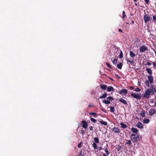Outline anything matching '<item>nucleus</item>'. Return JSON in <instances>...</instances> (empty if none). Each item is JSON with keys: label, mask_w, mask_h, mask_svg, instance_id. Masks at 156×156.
<instances>
[{"label": "nucleus", "mask_w": 156, "mask_h": 156, "mask_svg": "<svg viewBox=\"0 0 156 156\" xmlns=\"http://www.w3.org/2000/svg\"><path fill=\"white\" fill-rule=\"evenodd\" d=\"M130 137L132 141L134 143H136L141 138V136H140L139 135L137 134L136 136V134L134 133H132Z\"/></svg>", "instance_id": "1"}, {"label": "nucleus", "mask_w": 156, "mask_h": 156, "mask_svg": "<svg viewBox=\"0 0 156 156\" xmlns=\"http://www.w3.org/2000/svg\"><path fill=\"white\" fill-rule=\"evenodd\" d=\"M143 18L144 22L146 23L148 22L149 21L152 20V18L150 17L149 15H147L145 13L144 16Z\"/></svg>", "instance_id": "2"}, {"label": "nucleus", "mask_w": 156, "mask_h": 156, "mask_svg": "<svg viewBox=\"0 0 156 156\" xmlns=\"http://www.w3.org/2000/svg\"><path fill=\"white\" fill-rule=\"evenodd\" d=\"M151 93V90L150 89L148 88L147 89L144 94L143 97L145 98H149L150 97Z\"/></svg>", "instance_id": "3"}, {"label": "nucleus", "mask_w": 156, "mask_h": 156, "mask_svg": "<svg viewBox=\"0 0 156 156\" xmlns=\"http://www.w3.org/2000/svg\"><path fill=\"white\" fill-rule=\"evenodd\" d=\"M131 95L134 98L138 99H140L142 95L141 93L136 94L135 93H131Z\"/></svg>", "instance_id": "4"}, {"label": "nucleus", "mask_w": 156, "mask_h": 156, "mask_svg": "<svg viewBox=\"0 0 156 156\" xmlns=\"http://www.w3.org/2000/svg\"><path fill=\"white\" fill-rule=\"evenodd\" d=\"M139 50L140 52L143 53L145 51H147L148 49L145 45H143L140 47Z\"/></svg>", "instance_id": "5"}, {"label": "nucleus", "mask_w": 156, "mask_h": 156, "mask_svg": "<svg viewBox=\"0 0 156 156\" xmlns=\"http://www.w3.org/2000/svg\"><path fill=\"white\" fill-rule=\"evenodd\" d=\"M82 127L84 129H87L88 126V124L87 122L84 120H83L82 121Z\"/></svg>", "instance_id": "6"}, {"label": "nucleus", "mask_w": 156, "mask_h": 156, "mask_svg": "<svg viewBox=\"0 0 156 156\" xmlns=\"http://www.w3.org/2000/svg\"><path fill=\"white\" fill-rule=\"evenodd\" d=\"M112 130L115 133H119L120 132V129L118 127H114Z\"/></svg>", "instance_id": "7"}, {"label": "nucleus", "mask_w": 156, "mask_h": 156, "mask_svg": "<svg viewBox=\"0 0 156 156\" xmlns=\"http://www.w3.org/2000/svg\"><path fill=\"white\" fill-rule=\"evenodd\" d=\"M128 93L127 90L126 89H123L121 90L119 92V94H126Z\"/></svg>", "instance_id": "8"}, {"label": "nucleus", "mask_w": 156, "mask_h": 156, "mask_svg": "<svg viewBox=\"0 0 156 156\" xmlns=\"http://www.w3.org/2000/svg\"><path fill=\"white\" fill-rule=\"evenodd\" d=\"M119 101L125 105H128V104L127 103L125 99L122 98L119 99Z\"/></svg>", "instance_id": "9"}, {"label": "nucleus", "mask_w": 156, "mask_h": 156, "mask_svg": "<svg viewBox=\"0 0 156 156\" xmlns=\"http://www.w3.org/2000/svg\"><path fill=\"white\" fill-rule=\"evenodd\" d=\"M148 81L151 84L153 83V77L151 75H149L147 77Z\"/></svg>", "instance_id": "10"}, {"label": "nucleus", "mask_w": 156, "mask_h": 156, "mask_svg": "<svg viewBox=\"0 0 156 156\" xmlns=\"http://www.w3.org/2000/svg\"><path fill=\"white\" fill-rule=\"evenodd\" d=\"M155 110L154 109H150L149 112V114L151 115H153L155 113Z\"/></svg>", "instance_id": "11"}, {"label": "nucleus", "mask_w": 156, "mask_h": 156, "mask_svg": "<svg viewBox=\"0 0 156 156\" xmlns=\"http://www.w3.org/2000/svg\"><path fill=\"white\" fill-rule=\"evenodd\" d=\"M146 71L147 73L150 75H151L152 74V72L151 69L149 68H147L146 67Z\"/></svg>", "instance_id": "12"}, {"label": "nucleus", "mask_w": 156, "mask_h": 156, "mask_svg": "<svg viewBox=\"0 0 156 156\" xmlns=\"http://www.w3.org/2000/svg\"><path fill=\"white\" fill-rule=\"evenodd\" d=\"M107 91L108 92L113 91H114V90L112 86H109L107 88Z\"/></svg>", "instance_id": "13"}, {"label": "nucleus", "mask_w": 156, "mask_h": 156, "mask_svg": "<svg viewBox=\"0 0 156 156\" xmlns=\"http://www.w3.org/2000/svg\"><path fill=\"white\" fill-rule=\"evenodd\" d=\"M151 88H150V89L151 90V92H152L153 94H154L156 92V90L155 88L153 87L152 85H151Z\"/></svg>", "instance_id": "14"}, {"label": "nucleus", "mask_w": 156, "mask_h": 156, "mask_svg": "<svg viewBox=\"0 0 156 156\" xmlns=\"http://www.w3.org/2000/svg\"><path fill=\"white\" fill-rule=\"evenodd\" d=\"M136 126L140 129H142L143 127V125L140 122H139L138 123L136 124Z\"/></svg>", "instance_id": "15"}, {"label": "nucleus", "mask_w": 156, "mask_h": 156, "mask_svg": "<svg viewBox=\"0 0 156 156\" xmlns=\"http://www.w3.org/2000/svg\"><path fill=\"white\" fill-rule=\"evenodd\" d=\"M131 131L132 132L136 134H137L138 132V129L136 128H135L134 127H132L131 129Z\"/></svg>", "instance_id": "16"}, {"label": "nucleus", "mask_w": 156, "mask_h": 156, "mask_svg": "<svg viewBox=\"0 0 156 156\" xmlns=\"http://www.w3.org/2000/svg\"><path fill=\"white\" fill-rule=\"evenodd\" d=\"M98 121L102 125H104L105 126H106L107 125V122L103 121L101 119L99 120Z\"/></svg>", "instance_id": "17"}, {"label": "nucleus", "mask_w": 156, "mask_h": 156, "mask_svg": "<svg viewBox=\"0 0 156 156\" xmlns=\"http://www.w3.org/2000/svg\"><path fill=\"white\" fill-rule=\"evenodd\" d=\"M100 87L102 90H105L107 88V86L106 85H100Z\"/></svg>", "instance_id": "18"}, {"label": "nucleus", "mask_w": 156, "mask_h": 156, "mask_svg": "<svg viewBox=\"0 0 156 156\" xmlns=\"http://www.w3.org/2000/svg\"><path fill=\"white\" fill-rule=\"evenodd\" d=\"M129 55L130 57L132 58H134L135 56V55L134 53L131 51H130L129 52Z\"/></svg>", "instance_id": "19"}, {"label": "nucleus", "mask_w": 156, "mask_h": 156, "mask_svg": "<svg viewBox=\"0 0 156 156\" xmlns=\"http://www.w3.org/2000/svg\"><path fill=\"white\" fill-rule=\"evenodd\" d=\"M107 96V93L105 92L104 94H103L99 98H105Z\"/></svg>", "instance_id": "20"}, {"label": "nucleus", "mask_w": 156, "mask_h": 156, "mask_svg": "<svg viewBox=\"0 0 156 156\" xmlns=\"http://www.w3.org/2000/svg\"><path fill=\"white\" fill-rule=\"evenodd\" d=\"M122 63L121 62H120L117 65V66L118 68L121 69H122Z\"/></svg>", "instance_id": "21"}, {"label": "nucleus", "mask_w": 156, "mask_h": 156, "mask_svg": "<svg viewBox=\"0 0 156 156\" xmlns=\"http://www.w3.org/2000/svg\"><path fill=\"white\" fill-rule=\"evenodd\" d=\"M120 125L122 127L123 129L126 128L127 126L126 125L124 124L122 122L120 123Z\"/></svg>", "instance_id": "22"}, {"label": "nucleus", "mask_w": 156, "mask_h": 156, "mask_svg": "<svg viewBox=\"0 0 156 156\" xmlns=\"http://www.w3.org/2000/svg\"><path fill=\"white\" fill-rule=\"evenodd\" d=\"M104 150H105V152L106 153V154L107 155H109L110 153L108 151V149L107 147H105L104 149Z\"/></svg>", "instance_id": "23"}, {"label": "nucleus", "mask_w": 156, "mask_h": 156, "mask_svg": "<svg viewBox=\"0 0 156 156\" xmlns=\"http://www.w3.org/2000/svg\"><path fill=\"white\" fill-rule=\"evenodd\" d=\"M149 119H145L143 120V122L145 124L148 123L149 122Z\"/></svg>", "instance_id": "24"}, {"label": "nucleus", "mask_w": 156, "mask_h": 156, "mask_svg": "<svg viewBox=\"0 0 156 156\" xmlns=\"http://www.w3.org/2000/svg\"><path fill=\"white\" fill-rule=\"evenodd\" d=\"M110 111L112 112H114L115 111L114 107L112 106L110 107Z\"/></svg>", "instance_id": "25"}, {"label": "nucleus", "mask_w": 156, "mask_h": 156, "mask_svg": "<svg viewBox=\"0 0 156 156\" xmlns=\"http://www.w3.org/2000/svg\"><path fill=\"white\" fill-rule=\"evenodd\" d=\"M103 102L105 104H108L110 103V102L109 100H104L103 101Z\"/></svg>", "instance_id": "26"}, {"label": "nucleus", "mask_w": 156, "mask_h": 156, "mask_svg": "<svg viewBox=\"0 0 156 156\" xmlns=\"http://www.w3.org/2000/svg\"><path fill=\"white\" fill-rule=\"evenodd\" d=\"M94 141L95 143H98L99 142V139L98 137H94Z\"/></svg>", "instance_id": "27"}, {"label": "nucleus", "mask_w": 156, "mask_h": 156, "mask_svg": "<svg viewBox=\"0 0 156 156\" xmlns=\"http://www.w3.org/2000/svg\"><path fill=\"white\" fill-rule=\"evenodd\" d=\"M150 83V82H149L148 80H146L145 82V85L148 87H149Z\"/></svg>", "instance_id": "28"}, {"label": "nucleus", "mask_w": 156, "mask_h": 156, "mask_svg": "<svg viewBox=\"0 0 156 156\" xmlns=\"http://www.w3.org/2000/svg\"><path fill=\"white\" fill-rule=\"evenodd\" d=\"M145 112L144 111H143L142 112L140 113V115L142 117H144L145 116Z\"/></svg>", "instance_id": "29"}, {"label": "nucleus", "mask_w": 156, "mask_h": 156, "mask_svg": "<svg viewBox=\"0 0 156 156\" xmlns=\"http://www.w3.org/2000/svg\"><path fill=\"white\" fill-rule=\"evenodd\" d=\"M116 149H117L118 151H119L121 149V146H120L119 145H118L116 147Z\"/></svg>", "instance_id": "30"}, {"label": "nucleus", "mask_w": 156, "mask_h": 156, "mask_svg": "<svg viewBox=\"0 0 156 156\" xmlns=\"http://www.w3.org/2000/svg\"><path fill=\"white\" fill-rule=\"evenodd\" d=\"M93 146L94 149H96L97 148V145L95 143H93Z\"/></svg>", "instance_id": "31"}, {"label": "nucleus", "mask_w": 156, "mask_h": 156, "mask_svg": "<svg viewBox=\"0 0 156 156\" xmlns=\"http://www.w3.org/2000/svg\"><path fill=\"white\" fill-rule=\"evenodd\" d=\"M117 59L116 58H114L112 61V62L115 65L117 63Z\"/></svg>", "instance_id": "32"}, {"label": "nucleus", "mask_w": 156, "mask_h": 156, "mask_svg": "<svg viewBox=\"0 0 156 156\" xmlns=\"http://www.w3.org/2000/svg\"><path fill=\"white\" fill-rule=\"evenodd\" d=\"M89 114L90 115H93L94 117L96 116L97 115V114L95 112H90Z\"/></svg>", "instance_id": "33"}, {"label": "nucleus", "mask_w": 156, "mask_h": 156, "mask_svg": "<svg viewBox=\"0 0 156 156\" xmlns=\"http://www.w3.org/2000/svg\"><path fill=\"white\" fill-rule=\"evenodd\" d=\"M90 119L91 121H92V122L94 123H95L97 121L96 119L92 118H91Z\"/></svg>", "instance_id": "34"}, {"label": "nucleus", "mask_w": 156, "mask_h": 156, "mask_svg": "<svg viewBox=\"0 0 156 156\" xmlns=\"http://www.w3.org/2000/svg\"><path fill=\"white\" fill-rule=\"evenodd\" d=\"M107 99L110 101H112L114 100V98L112 97H109L107 98Z\"/></svg>", "instance_id": "35"}, {"label": "nucleus", "mask_w": 156, "mask_h": 156, "mask_svg": "<svg viewBox=\"0 0 156 156\" xmlns=\"http://www.w3.org/2000/svg\"><path fill=\"white\" fill-rule=\"evenodd\" d=\"M119 57L120 58H122L123 57L122 52V51H121L120 54L119 55Z\"/></svg>", "instance_id": "36"}, {"label": "nucleus", "mask_w": 156, "mask_h": 156, "mask_svg": "<svg viewBox=\"0 0 156 156\" xmlns=\"http://www.w3.org/2000/svg\"><path fill=\"white\" fill-rule=\"evenodd\" d=\"M122 18L123 19L124 17L126 16V14H125V12L123 11H122Z\"/></svg>", "instance_id": "37"}, {"label": "nucleus", "mask_w": 156, "mask_h": 156, "mask_svg": "<svg viewBox=\"0 0 156 156\" xmlns=\"http://www.w3.org/2000/svg\"><path fill=\"white\" fill-rule=\"evenodd\" d=\"M126 144H127L129 145H131L132 143L130 140H128L127 142L126 143Z\"/></svg>", "instance_id": "38"}, {"label": "nucleus", "mask_w": 156, "mask_h": 156, "mask_svg": "<svg viewBox=\"0 0 156 156\" xmlns=\"http://www.w3.org/2000/svg\"><path fill=\"white\" fill-rule=\"evenodd\" d=\"M107 66L108 67H109V68H110V69H112V67L111 66V65H110V64L108 63H106Z\"/></svg>", "instance_id": "39"}, {"label": "nucleus", "mask_w": 156, "mask_h": 156, "mask_svg": "<svg viewBox=\"0 0 156 156\" xmlns=\"http://www.w3.org/2000/svg\"><path fill=\"white\" fill-rule=\"evenodd\" d=\"M135 91L136 92H140V88L137 87L135 89Z\"/></svg>", "instance_id": "40"}, {"label": "nucleus", "mask_w": 156, "mask_h": 156, "mask_svg": "<svg viewBox=\"0 0 156 156\" xmlns=\"http://www.w3.org/2000/svg\"><path fill=\"white\" fill-rule=\"evenodd\" d=\"M133 59L132 61L130 60V61H129V63H130L131 65L133 64V63H134V61H133Z\"/></svg>", "instance_id": "41"}, {"label": "nucleus", "mask_w": 156, "mask_h": 156, "mask_svg": "<svg viewBox=\"0 0 156 156\" xmlns=\"http://www.w3.org/2000/svg\"><path fill=\"white\" fill-rule=\"evenodd\" d=\"M89 128L90 130L92 131L93 130V126H90L89 127Z\"/></svg>", "instance_id": "42"}, {"label": "nucleus", "mask_w": 156, "mask_h": 156, "mask_svg": "<svg viewBox=\"0 0 156 156\" xmlns=\"http://www.w3.org/2000/svg\"><path fill=\"white\" fill-rule=\"evenodd\" d=\"M153 20L154 21H156V15H154L153 16Z\"/></svg>", "instance_id": "43"}, {"label": "nucleus", "mask_w": 156, "mask_h": 156, "mask_svg": "<svg viewBox=\"0 0 156 156\" xmlns=\"http://www.w3.org/2000/svg\"><path fill=\"white\" fill-rule=\"evenodd\" d=\"M85 130H81V133L82 134H83L85 133Z\"/></svg>", "instance_id": "44"}, {"label": "nucleus", "mask_w": 156, "mask_h": 156, "mask_svg": "<svg viewBox=\"0 0 156 156\" xmlns=\"http://www.w3.org/2000/svg\"><path fill=\"white\" fill-rule=\"evenodd\" d=\"M115 76H116L119 79H120V78H121L118 75H117L116 74H115Z\"/></svg>", "instance_id": "45"}, {"label": "nucleus", "mask_w": 156, "mask_h": 156, "mask_svg": "<svg viewBox=\"0 0 156 156\" xmlns=\"http://www.w3.org/2000/svg\"><path fill=\"white\" fill-rule=\"evenodd\" d=\"M153 65L154 66V67L155 68H156V63H155V62H154L153 63Z\"/></svg>", "instance_id": "46"}, {"label": "nucleus", "mask_w": 156, "mask_h": 156, "mask_svg": "<svg viewBox=\"0 0 156 156\" xmlns=\"http://www.w3.org/2000/svg\"><path fill=\"white\" fill-rule=\"evenodd\" d=\"M129 88L130 89H131L132 90H133L134 89V87H133V86H129Z\"/></svg>", "instance_id": "47"}, {"label": "nucleus", "mask_w": 156, "mask_h": 156, "mask_svg": "<svg viewBox=\"0 0 156 156\" xmlns=\"http://www.w3.org/2000/svg\"><path fill=\"white\" fill-rule=\"evenodd\" d=\"M94 107V105H93V104H92V105H89L88 106V107Z\"/></svg>", "instance_id": "48"}, {"label": "nucleus", "mask_w": 156, "mask_h": 156, "mask_svg": "<svg viewBox=\"0 0 156 156\" xmlns=\"http://www.w3.org/2000/svg\"><path fill=\"white\" fill-rule=\"evenodd\" d=\"M102 156H108L109 155H107L106 154H105V153H102Z\"/></svg>", "instance_id": "49"}, {"label": "nucleus", "mask_w": 156, "mask_h": 156, "mask_svg": "<svg viewBox=\"0 0 156 156\" xmlns=\"http://www.w3.org/2000/svg\"><path fill=\"white\" fill-rule=\"evenodd\" d=\"M81 147V143H80V144H79L78 145V147H79V148H80Z\"/></svg>", "instance_id": "50"}, {"label": "nucleus", "mask_w": 156, "mask_h": 156, "mask_svg": "<svg viewBox=\"0 0 156 156\" xmlns=\"http://www.w3.org/2000/svg\"><path fill=\"white\" fill-rule=\"evenodd\" d=\"M147 65L148 66H150L151 65V63L149 62H147Z\"/></svg>", "instance_id": "51"}, {"label": "nucleus", "mask_w": 156, "mask_h": 156, "mask_svg": "<svg viewBox=\"0 0 156 156\" xmlns=\"http://www.w3.org/2000/svg\"><path fill=\"white\" fill-rule=\"evenodd\" d=\"M146 4H148L149 2V0H144Z\"/></svg>", "instance_id": "52"}, {"label": "nucleus", "mask_w": 156, "mask_h": 156, "mask_svg": "<svg viewBox=\"0 0 156 156\" xmlns=\"http://www.w3.org/2000/svg\"><path fill=\"white\" fill-rule=\"evenodd\" d=\"M118 31L119 32L123 33V32L121 29H119L118 30Z\"/></svg>", "instance_id": "53"}, {"label": "nucleus", "mask_w": 156, "mask_h": 156, "mask_svg": "<svg viewBox=\"0 0 156 156\" xmlns=\"http://www.w3.org/2000/svg\"><path fill=\"white\" fill-rule=\"evenodd\" d=\"M108 78L111 80H112V81H114V80L111 77H108Z\"/></svg>", "instance_id": "54"}, {"label": "nucleus", "mask_w": 156, "mask_h": 156, "mask_svg": "<svg viewBox=\"0 0 156 156\" xmlns=\"http://www.w3.org/2000/svg\"><path fill=\"white\" fill-rule=\"evenodd\" d=\"M126 61H127V63L128 64H129V61H130V60H129V59H126Z\"/></svg>", "instance_id": "55"}, {"label": "nucleus", "mask_w": 156, "mask_h": 156, "mask_svg": "<svg viewBox=\"0 0 156 156\" xmlns=\"http://www.w3.org/2000/svg\"><path fill=\"white\" fill-rule=\"evenodd\" d=\"M131 22H132V23L133 24H134V21H133V20H132V21H131Z\"/></svg>", "instance_id": "56"}, {"label": "nucleus", "mask_w": 156, "mask_h": 156, "mask_svg": "<svg viewBox=\"0 0 156 156\" xmlns=\"http://www.w3.org/2000/svg\"><path fill=\"white\" fill-rule=\"evenodd\" d=\"M102 149V148L101 147H100L99 149V150H101Z\"/></svg>", "instance_id": "57"}, {"label": "nucleus", "mask_w": 156, "mask_h": 156, "mask_svg": "<svg viewBox=\"0 0 156 156\" xmlns=\"http://www.w3.org/2000/svg\"><path fill=\"white\" fill-rule=\"evenodd\" d=\"M154 50V52H155V54L156 55V51L155 50Z\"/></svg>", "instance_id": "58"}, {"label": "nucleus", "mask_w": 156, "mask_h": 156, "mask_svg": "<svg viewBox=\"0 0 156 156\" xmlns=\"http://www.w3.org/2000/svg\"><path fill=\"white\" fill-rule=\"evenodd\" d=\"M134 4H135L136 6H137V3H134Z\"/></svg>", "instance_id": "59"}, {"label": "nucleus", "mask_w": 156, "mask_h": 156, "mask_svg": "<svg viewBox=\"0 0 156 156\" xmlns=\"http://www.w3.org/2000/svg\"><path fill=\"white\" fill-rule=\"evenodd\" d=\"M133 1L135 2H136L137 1L136 0H133Z\"/></svg>", "instance_id": "60"}, {"label": "nucleus", "mask_w": 156, "mask_h": 156, "mask_svg": "<svg viewBox=\"0 0 156 156\" xmlns=\"http://www.w3.org/2000/svg\"><path fill=\"white\" fill-rule=\"evenodd\" d=\"M154 105H155V106H156V101L155 102L154 104Z\"/></svg>", "instance_id": "61"}, {"label": "nucleus", "mask_w": 156, "mask_h": 156, "mask_svg": "<svg viewBox=\"0 0 156 156\" xmlns=\"http://www.w3.org/2000/svg\"><path fill=\"white\" fill-rule=\"evenodd\" d=\"M130 15H131V16H133V14H132V13H130Z\"/></svg>", "instance_id": "62"}, {"label": "nucleus", "mask_w": 156, "mask_h": 156, "mask_svg": "<svg viewBox=\"0 0 156 156\" xmlns=\"http://www.w3.org/2000/svg\"><path fill=\"white\" fill-rule=\"evenodd\" d=\"M103 75L104 76H106V74H103Z\"/></svg>", "instance_id": "63"}, {"label": "nucleus", "mask_w": 156, "mask_h": 156, "mask_svg": "<svg viewBox=\"0 0 156 156\" xmlns=\"http://www.w3.org/2000/svg\"><path fill=\"white\" fill-rule=\"evenodd\" d=\"M155 136H156V133H155Z\"/></svg>", "instance_id": "64"}]
</instances>
